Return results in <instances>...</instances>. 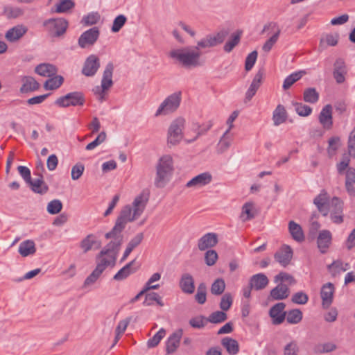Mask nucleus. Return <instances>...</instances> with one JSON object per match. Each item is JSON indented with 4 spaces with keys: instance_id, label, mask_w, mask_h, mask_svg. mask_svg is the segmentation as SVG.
Returning <instances> with one entry per match:
<instances>
[{
    "instance_id": "obj_1",
    "label": "nucleus",
    "mask_w": 355,
    "mask_h": 355,
    "mask_svg": "<svg viewBox=\"0 0 355 355\" xmlns=\"http://www.w3.org/2000/svg\"><path fill=\"white\" fill-rule=\"evenodd\" d=\"M105 238L111 241L96 257V268L102 272L107 267L112 268L115 266L119 248L123 241L122 234L114 232L113 230L105 234Z\"/></svg>"
},
{
    "instance_id": "obj_2",
    "label": "nucleus",
    "mask_w": 355,
    "mask_h": 355,
    "mask_svg": "<svg viewBox=\"0 0 355 355\" xmlns=\"http://www.w3.org/2000/svg\"><path fill=\"white\" fill-rule=\"evenodd\" d=\"M148 201V195L142 193L134 199L132 206L125 205L123 207L112 228L113 232L121 234L128 223L132 222L140 217L146 207Z\"/></svg>"
},
{
    "instance_id": "obj_3",
    "label": "nucleus",
    "mask_w": 355,
    "mask_h": 355,
    "mask_svg": "<svg viewBox=\"0 0 355 355\" xmlns=\"http://www.w3.org/2000/svg\"><path fill=\"white\" fill-rule=\"evenodd\" d=\"M168 56L187 69L201 65V51L196 46L173 49L169 52Z\"/></svg>"
},
{
    "instance_id": "obj_4",
    "label": "nucleus",
    "mask_w": 355,
    "mask_h": 355,
    "mask_svg": "<svg viewBox=\"0 0 355 355\" xmlns=\"http://www.w3.org/2000/svg\"><path fill=\"white\" fill-rule=\"evenodd\" d=\"M173 160L170 155L159 158L156 166L154 184L157 188H164L170 180L173 171Z\"/></svg>"
},
{
    "instance_id": "obj_5",
    "label": "nucleus",
    "mask_w": 355,
    "mask_h": 355,
    "mask_svg": "<svg viewBox=\"0 0 355 355\" xmlns=\"http://www.w3.org/2000/svg\"><path fill=\"white\" fill-rule=\"evenodd\" d=\"M181 100V92L170 94L160 103L154 114L155 116H167L175 112L180 105Z\"/></svg>"
},
{
    "instance_id": "obj_6",
    "label": "nucleus",
    "mask_w": 355,
    "mask_h": 355,
    "mask_svg": "<svg viewBox=\"0 0 355 355\" xmlns=\"http://www.w3.org/2000/svg\"><path fill=\"white\" fill-rule=\"evenodd\" d=\"M185 124L186 120L182 116H178L171 121L167 132L168 144L176 146L182 140Z\"/></svg>"
},
{
    "instance_id": "obj_7",
    "label": "nucleus",
    "mask_w": 355,
    "mask_h": 355,
    "mask_svg": "<svg viewBox=\"0 0 355 355\" xmlns=\"http://www.w3.org/2000/svg\"><path fill=\"white\" fill-rule=\"evenodd\" d=\"M43 26L52 37H60L65 33L68 22L64 18H52L45 20Z\"/></svg>"
},
{
    "instance_id": "obj_8",
    "label": "nucleus",
    "mask_w": 355,
    "mask_h": 355,
    "mask_svg": "<svg viewBox=\"0 0 355 355\" xmlns=\"http://www.w3.org/2000/svg\"><path fill=\"white\" fill-rule=\"evenodd\" d=\"M84 103V95L83 93L78 92L68 93L67 94L58 98L55 102V105L61 107L83 105Z\"/></svg>"
},
{
    "instance_id": "obj_9",
    "label": "nucleus",
    "mask_w": 355,
    "mask_h": 355,
    "mask_svg": "<svg viewBox=\"0 0 355 355\" xmlns=\"http://www.w3.org/2000/svg\"><path fill=\"white\" fill-rule=\"evenodd\" d=\"M327 209L333 223L340 224L343 222V202L338 198H333L329 202Z\"/></svg>"
},
{
    "instance_id": "obj_10",
    "label": "nucleus",
    "mask_w": 355,
    "mask_h": 355,
    "mask_svg": "<svg viewBox=\"0 0 355 355\" xmlns=\"http://www.w3.org/2000/svg\"><path fill=\"white\" fill-rule=\"evenodd\" d=\"M292 248L287 245H282L274 254L275 260L282 267L288 266L293 258Z\"/></svg>"
},
{
    "instance_id": "obj_11",
    "label": "nucleus",
    "mask_w": 355,
    "mask_h": 355,
    "mask_svg": "<svg viewBox=\"0 0 355 355\" xmlns=\"http://www.w3.org/2000/svg\"><path fill=\"white\" fill-rule=\"evenodd\" d=\"M99 34V30L97 27H93L85 31L78 39V45L81 48L93 45L98 40Z\"/></svg>"
},
{
    "instance_id": "obj_12",
    "label": "nucleus",
    "mask_w": 355,
    "mask_h": 355,
    "mask_svg": "<svg viewBox=\"0 0 355 355\" xmlns=\"http://www.w3.org/2000/svg\"><path fill=\"white\" fill-rule=\"evenodd\" d=\"M100 67L99 58L96 55H90L86 59L82 73L86 76H93Z\"/></svg>"
},
{
    "instance_id": "obj_13",
    "label": "nucleus",
    "mask_w": 355,
    "mask_h": 355,
    "mask_svg": "<svg viewBox=\"0 0 355 355\" xmlns=\"http://www.w3.org/2000/svg\"><path fill=\"white\" fill-rule=\"evenodd\" d=\"M285 307L284 302H279L270 308L269 314L274 324H280L284 321L286 315Z\"/></svg>"
},
{
    "instance_id": "obj_14",
    "label": "nucleus",
    "mask_w": 355,
    "mask_h": 355,
    "mask_svg": "<svg viewBox=\"0 0 355 355\" xmlns=\"http://www.w3.org/2000/svg\"><path fill=\"white\" fill-rule=\"evenodd\" d=\"M270 28L272 30H275V32L268 40L266 41L262 46V50L266 53H268L272 49L273 46L277 42L280 35V30L277 27V25L275 23H270L267 25H265L263 29V32H266Z\"/></svg>"
},
{
    "instance_id": "obj_15",
    "label": "nucleus",
    "mask_w": 355,
    "mask_h": 355,
    "mask_svg": "<svg viewBox=\"0 0 355 355\" xmlns=\"http://www.w3.org/2000/svg\"><path fill=\"white\" fill-rule=\"evenodd\" d=\"M28 31V28L23 24H18L8 29L5 34V38L10 42L19 40Z\"/></svg>"
},
{
    "instance_id": "obj_16",
    "label": "nucleus",
    "mask_w": 355,
    "mask_h": 355,
    "mask_svg": "<svg viewBox=\"0 0 355 355\" xmlns=\"http://www.w3.org/2000/svg\"><path fill=\"white\" fill-rule=\"evenodd\" d=\"M347 67L343 59L338 58L334 64L333 76L338 84H341L345 80Z\"/></svg>"
},
{
    "instance_id": "obj_17",
    "label": "nucleus",
    "mask_w": 355,
    "mask_h": 355,
    "mask_svg": "<svg viewBox=\"0 0 355 355\" xmlns=\"http://www.w3.org/2000/svg\"><path fill=\"white\" fill-rule=\"evenodd\" d=\"M319 121L325 130H330L333 125L332 107L331 105H326L321 110L319 116Z\"/></svg>"
},
{
    "instance_id": "obj_18",
    "label": "nucleus",
    "mask_w": 355,
    "mask_h": 355,
    "mask_svg": "<svg viewBox=\"0 0 355 355\" xmlns=\"http://www.w3.org/2000/svg\"><path fill=\"white\" fill-rule=\"evenodd\" d=\"M334 293V286L331 283H327L322 286L320 291L322 299V305L324 309L330 306L333 302V295Z\"/></svg>"
},
{
    "instance_id": "obj_19",
    "label": "nucleus",
    "mask_w": 355,
    "mask_h": 355,
    "mask_svg": "<svg viewBox=\"0 0 355 355\" xmlns=\"http://www.w3.org/2000/svg\"><path fill=\"white\" fill-rule=\"evenodd\" d=\"M218 241V235L216 233H207L198 240V248L200 251H204L214 247Z\"/></svg>"
},
{
    "instance_id": "obj_20",
    "label": "nucleus",
    "mask_w": 355,
    "mask_h": 355,
    "mask_svg": "<svg viewBox=\"0 0 355 355\" xmlns=\"http://www.w3.org/2000/svg\"><path fill=\"white\" fill-rule=\"evenodd\" d=\"M101 247V243L93 234H88L80 243V248L84 253L94 249H99Z\"/></svg>"
},
{
    "instance_id": "obj_21",
    "label": "nucleus",
    "mask_w": 355,
    "mask_h": 355,
    "mask_svg": "<svg viewBox=\"0 0 355 355\" xmlns=\"http://www.w3.org/2000/svg\"><path fill=\"white\" fill-rule=\"evenodd\" d=\"M211 180V175L209 172H205L193 178L187 183L186 187L188 188L202 187L209 184Z\"/></svg>"
},
{
    "instance_id": "obj_22",
    "label": "nucleus",
    "mask_w": 355,
    "mask_h": 355,
    "mask_svg": "<svg viewBox=\"0 0 355 355\" xmlns=\"http://www.w3.org/2000/svg\"><path fill=\"white\" fill-rule=\"evenodd\" d=\"M263 77V71L260 69L255 74L248 89L245 93V99L247 101H250L252 98L255 95L258 89L261 86Z\"/></svg>"
},
{
    "instance_id": "obj_23",
    "label": "nucleus",
    "mask_w": 355,
    "mask_h": 355,
    "mask_svg": "<svg viewBox=\"0 0 355 355\" xmlns=\"http://www.w3.org/2000/svg\"><path fill=\"white\" fill-rule=\"evenodd\" d=\"M182 330L178 329L173 332L167 339L166 343V350L167 354H172L176 351L180 345L182 336Z\"/></svg>"
},
{
    "instance_id": "obj_24",
    "label": "nucleus",
    "mask_w": 355,
    "mask_h": 355,
    "mask_svg": "<svg viewBox=\"0 0 355 355\" xmlns=\"http://www.w3.org/2000/svg\"><path fill=\"white\" fill-rule=\"evenodd\" d=\"M332 236L330 231L324 230L320 232L317 244L321 253L324 254L327 252L331 243Z\"/></svg>"
},
{
    "instance_id": "obj_25",
    "label": "nucleus",
    "mask_w": 355,
    "mask_h": 355,
    "mask_svg": "<svg viewBox=\"0 0 355 355\" xmlns=\"http://www.w3.org/2000/svg\"><path fill=\"white\" fill-rule=\"evenodd\" d=\"M179 286L184 293L192 294L195 291L194 279L189 273H184L181 276Z\"/></svg>"
},
{
    "instance_id": "obj_26",
    "label": "nucleus",
    "mask_w": 355,
    "mask_h": 355,
    "mask_svg": "<svg viewBox=\"0 0 355 355\" xmlns=\"http://www.w3.org/2000/svg\"><path fill=\"white\" fill-rule=\"evenodd\" d=\"M329 196L327 193L322 191L313 200L314 205L317 207L318 211L324 216H327L329 214L328 208Z\"/></svg>"
},
{
    "instance_id": "obj_27",
    "label": "nucleus",
    "mask_w": 355,
    "mask_h": 355,
    "mask_svg": "<svg viewBox=\"0 0 355 355\" xmlns=\"http://www.w3.org/2000/svg\"><path fill=\"white\" fill-rule=\"evenodd\" d=\"M268 282L266 275L259 273L251 277L249 284L251 285V288L259 291L263 289L268 284Z\"/></svg>"
},
{
    "instance_id": "obj_28",
    "label": "nucleus",
    "mask_w": 355,
    "mask_h": 355,
    "mask_svg": "<svg viewBox=\"0 0 355 355\" xmlns=\"http://www.w3.org/2000/svg\"><path fill=\"white\" fill-rule=\"evenodd\" d=\"M35 73L44 77H51L57 73V68L52 64L42 63L35 69Z\"/></svg>"
},
{
    "instance_id": "obj_29",
    "label": "nucleus",
    "mask_w": 355,
    "mask_h": 355,
    "mask_svg": "<svg viewBox=\"0 0 355 355\" xmlns=\"http://www.w3.org/2000/svg\"><path fill=\"white\" fill-rule=\"evenodd\" d=\"M135 263V260H132L127 263L114 275L113 279L116 281H122L126 279L131 274L137 271V268L132 267Z\"/></svg>"
},
{
    "instance_id": "obj_30",
    "label": "nucleus",
    "mask_w": 355,
    "mask_h": 355,
    "mask_svg": "<svg viewBox=\"0 0 355 355\" xmlns=\"http://www.w3.org/2000/svg\"><path fill=\"white\" fill-rule=\"evenodd\" d=\"M113 71L114 65L112 62H109L105 67L101 80V85L103 89H108L112 86Z\"/></svg>"
},
{
    "instance_id": "obj_31",
    "label": "nucleus",
    "mask_w": 355,
    "mask_h": 355,
    "mask_svg": "<svg viewBox=\"0 0 355 355\" xmlns=\"http://www.w3.org/2000/svg\"><path fill=\"white\" fill-rule=\"evenodd\" d=\"M345 188L348 194L355 196V168H348L346 172Z\"/></svg>"
},
{
    "instance_id": "obj_32",
    "label": "nucleus",
    "mask_w": 355,
    "mask_h": 355,
    "mask_svg": "<svg viewBox=\"0 0 355 355\" xmlns=\"http://www.w3.org/2000/svg\"><path fill=\"white\" fill-rule=\"evenodd\" d=\"M21 82L22 85L20 88L21 93L33 92L38 89L40 87L39 83L31 76H24L21 79Z\"/></svg>"
},
{
    "instance_id": "obj_33",
    "label": "nucleus",
    "mask_w": 355,
    "mask_h": 355,
    "mask_svg": "<svg viewBox=\"0 0 355 355\" xmlns=\"http://www.w3.org/2000/svg\"><path fill=\"white\" fill-rule=\"evenodd\" d=\"M289 295L288 286L283 284H278L270 291V297L275 300H284Z\"/></svg>"
},
{
    "instance_id": "obj_34",
    "label": "nucleus",
    "mask_w": 355,
    "mask_h": 355,
    "mask_svg": "<svg viewBox=\"0 0 355 355\" xmlns=\"http://www.w3.org/2000/svg\"><path fill=\"white\" fill-rule=\"evenodd\" d=\"M18 252L24 257L34 254L36 252L34 241L32 240L22 241L19 245Z\"/></svg>"
},
{
    "instance_id": "obj_35",
    "label": "nucleus",
    "mask_w": 355,
    "mask_h": 355,
    "mask_svg": "<svg viewBox=\"0 0 355 355\" xmlns=\"http://www.w3.org/2000/svg\"><path fill=\"white\" fill-rule=\"evenodd\" d=\"M31 189L37 193L44 194L48 191V187L43 180V176L41 173L39 174V178L33 180H31V182H28Z\"/></svg>"
},
{
    "instance_id": "obj_36",
    "label": "nucleus",
    "mask_w": 355,
    "mask_h": 355,
    "mask_svg": "<svg viewBox=\"0 0 355 355\" xmlns=\"http://www.w3.org/2000/svg\"><path fill=\"white\" fill-rule=\"evenodd\" d=\"M349 268L350 266L348 263H343L341 260H336L328 266V270L334 277L349 270Z\"/></svg>"
},
{
    "instance_id": "obj_37",
    "label": "nucleus",
    "mask_w": 355,
    "mask_h": 355,
    "mask_svg": "<svg viewBox=\"0 0 355 355\" xmlns=\"http://www.w3.org/2000/svg\"><path fill=\"white\" fill-rule=\"evenodd\" d=\"M287 112L282 105H278L272 114L274 125L278 126L284 123L287 119Z\"/></svg>"
},
{
    "instance_id": "obj_38",
    "label": "nucleus",
    "mask_w": 355,
    "mask_h": 355,
    "mask_svg": "<svg viewBox=\"0 0 355 355\" xmlns=\"http://www.w3.org/2000/svg\"><path fill=\"white\" fill-rule=\"evenodd\" d=\"M288 230L292 238L297 241L301 242L304 240V235L302 229L300 225L291 220L288 223Z\"/></svg>"
},
{
    "instance_id": "obj_39",
    "label": "nucleus",
    "mask_w": 355,
    "mask_h": 355,
    "mask_svg": "<svg viewBox=\"0 0 355 355\" xmlns=\"http://www.w3.org/2000/svg\"><path fill=\"white\" fill-rule=\"evenodd\" d=\"M75 3L72 0H60L51 8L53 12L65 13L73 8Z\"/></svg>"
},
{
    "instance_id": "obj_40",
    "label": "nucleus",
    "mask_w": 355,
    "mask_h": 355,
    "mask_svg": "<svg viewBox=\"0 0 355 355\" xmlns=\"http://www.w3.org/2000/svg\"><path fill=\"white\" fill-rule=\"evenodd\" d=\"M221 344L226 349L227 352L231 355H236L239 351V345L238 342L232 338H223L221 340Z\"/></svg>"
},
{
    "instance_id": "obj_41",
    "label": "nucleus",
    "mask_w": 355,
    "mask_h": 355,
    "mask_svg": "<svg viewBox=\"0 0 355 355\" xmlns=\"http://www.w3.org/2000/svg\"><path fill=\"white\" fill-rule=\"evenodd\" d=\"M232 141V137L229 135L228 130H226L217 144V153L218 154H222L225 152L231 146Z\"/></svg>"
},
{
    "instance_id": "obj_42",
    "label": "nucleus",
    "mask_w": 355,
    "mask_h": 355,
    "mask_svg": "<svg viewBox=\"0 0 355 355\" xmlns=\"http://www.w3.org/2000/svg\"><path fill=\"white\" fill-rule=\"evenodd\" d=\"M338 35L335 34H327L324 37H322L320 41L319 49L320 51L326 49L327 46H334L338 44Z\"/></svg>"
},
{
    "instance_id": "obj_43",
    "label": "nucleus",
    "mask_w": 355,
    "mask_h": 355,
    "mask_svg": "<svg viewBox=\"0 0 355 355\" xmlns=\"http://www.w3.org/2000/svg\"><path fill=\"white\" fill-rule=\"evenodd\" d=\"M255 216L254 203L252 202H245L242 207L241 218L243 221L250 220Z\"/></svg>"
},
{
    "instance_id": "obj_44",
    "label": "nucleus",
    "mask_w": 355,
    "mask_h": 355,
    "mask_svg": "<svg viewBox=\"0 0 355 355\" xmlns=\"http://www.w3.org/2000/svg\"><path fill=\"white\" fill-rule=\"evenodd\" d=\"M304 74H305V71H300L288 76L284 80L282 85L283 89H288L295 83L299 80Z\"/></svg>"
},
{
    "instance_id": "obj_45",
    "label": "nucleus",
    "mask_w": 355,
    "mask_h": 355,
    "mask_svg": "<svg viewBox=\"0 0 355 355\" xmlns=\"http://www.w3.org/2000/svg\"><path fill=\"white\" fill-rule=\"evenodd\" d=\"M64 78L61 76H54L46 80L44 84V87L47 90H54L60 87L63 83Z\"/></svg>"
},
{
    "instance_id": "obj_46",
    "label": "nucleus",
    "mask_w": 355,
    "mask_h": 355,
    "mask_svg": "<svg viewBox=\"0 0 355 355\" xmlns=\"http://www.w3.org/2000/svg\"><path fill=\"white\" fill-rule=\"evenodd\" d=\"M241 34L242 32L241 31H237L236 33L232 35L230 40L225 43L223 47L225 52H231L234 48L239 43Z\"/></svg>"
},
{
    "instance_id": "obj_47",
    "label": "nucleus",
    "mask_w": 355,
    "mask_h": 355,
    "mask_svg": "<svg viewBox=\"0 0 355 355\" xmlns=\"http://www.w3.org/2000/svg\"><path fill=\"white\" fill-rule=\"evenodd\" d=\"M319 99V94L315 88L309 87L304 89L303 100L309 103H315Z\"/></svg>"
},
{
    "instance_id": "obj_48",
    "label": "nucleus",
    "mask_w": 355,
    "mask_h": 355,
    "mask_svg": "<svg viewBox=\"0 0 355 355\" xmlns=\"http://www.w3.org/2000/svg\"><path fill=\"white\" fill-rule=\"evenodd\" d=\"M155 302L158 305L162 306L164 303L162 300V297L157 293H149L146 295L145 300L143 302L144 306H152Z\"/></svg>"
},
{
    "instance_id": "obj_49",
    "label": "nucleus",
    "mask_w": 355,
    "mask_h": 355,
    "mask_svg": "<svg viewBox=\"0 0 355 355\" xmlns=\"http://www.w3.org/2000/svg\"><path fill=\"white\" fill-rule=\"evenodd\" d=\"M286 315L289 324H297L302 320V312L298 309L289 311Z\"/></svg>"
},
{
    "instance_id": "obj_50",
    "label": "nucleus",
    "mask_w": 355,
    "mask_h": 355,
    "mask_svg": "<svg viewBox=\"0 0 355 355\" xmlns=\"http://www.w3.org/2000/svg\"><path fill=\"white\" fill-rule=\"evenodd\" d=\"M225 289V283L222 278L216 279L211 286V293L214 295H221Z\"/></svg>"
},
{
    "instance_id": "obj_51",
    "label": "nucleus",
    "mask_w": 355,
    "mask_h": 355,
    "mask_svg": "<svg viewBox=\"0 0 355 355\" xmlns=\"http://www.w3.org/2000/svg\"><path fill=\"white\" fill-rule=\"evenodd\" d=\"M211 127V124H209L206 128H202L199 124L195 123L192 126V130L196 135L191 139H187V143H191L196 141L200 135H205Z\"/></svg>"
},
{
    "instance_id": "obj_52",
    "label": "nucleus",
    "mask_w": 355,
    "mask_h": 355,
    "mask_svg": "<svg viewBox=\"0 0 355 355\" xmlns=\"http://www.w3.org/2000/svg\"><path fill=\"white\" fill-rule=\"evenodd\" d=\"M166 330L161 328L153 336L150 338L147 342V346L148 348H153L156 347L161 340L165 336Z\"/></svg>"
},
{
    "instance_id": "obj_53",
    "label": "nucleus",
    "mask_w": 355,
    "mask_h": 355,
    "mask_svg": "<svg viewBox=\"0 0 355 355\" xmlns=\"http://www.w3.org/2000/svg\"><path fill=\"white\" fill-rule=\"evenodd\" d=\"M227 318V314L225 311H217L211 313L208 317V322L214 324L221 323L225 321Z\"/></svg>"
},
{
    "instance_id": "obj_54",
    "label": "nucleus",
    "mask_w": 355,
    "mask_h": 355,
    "mask_svg": "<svg viewBox=\"0 0 355 355\" xmlns=\"http://www.w3.org/2000/svg\"><path fill=\"white\" fill-rule=\"evenodd\" d=\"M206 293H207V286L205 283H200L197 288V293L195 295V300L200 304H203L206 302Z\"/></svg>"
},
{
    "instance_id": "obj_55",
    "label": "nucleus",
    "mask_w": 355,
    "mask_h": 355,
    "mask_svg": "<svg viewBox=\"0 0 355 355\" xmlns=\"http://www.w3.org/2000/svg\"><path fill=\"white\" fill-rule=\"evenodd\" d=\"M208 322V318H205L203 315H198L189 320V324L192 327L196 329H202L205 327Z\"/></svg>"
},
{
    "instance_id": "obj_56",
    "label": "nucleus",
    "mask_w": 355,
    "mask_h": 355,
    "mask_svg": "<svg viewBox=\"0 0 355 355\" xmlns=\"http://www.w3.org/2000/svg\"><path fill=\"white\" fill-rule=\"evenodd\" d=\"M293 105L295 112L301 116H309L312 112L311 107L302 103H293Z\"/></svg>"
},
{
    "instance_id": "obj_57",
    "label": "nucleus",
    "mask_w": 355,
    "mask_h": 355,
    "mask_svg": "<svg viewBox=\"0 0 355 355\" xmlns=\"http://www.w3.org/2000/svg\"><path fill=\"white\" fill-rule=\"evenodd\" d=\"M127 21V18L123 15H118L113 21L111 30L113 33L119 32Z\"/></svg>"
},
{
    "instance_id": "obj_58",
    "label": "nucleus",
    "mask_w": 355,
    "mask_h": 355,
    "mask_svg": "<svg viewBox=\"0 0 355 355\" xmlns=\"http://www.w3.org/2000/svg\"><path fill=\"white\" fill-rule=\"evenodd\" d=\"M62 208V203L60 200H53L47 205V211L51 214H58Z\"/></svg>"
},
{
    "instance_id": "obj_59",
    "label": "nucleus",
    "mask_w": 355,
    "mask_h": 355,
    "mask_svg": "<svg viewBox=\"0 0 355 355\" xmlns=\"http://www.w3.org/2000/svg\"><path fill=\"white\" fill-rule=\"evenodd\" d=\"M107 137V135L105 132L103 131L98 134V135L96 137V138L92 141L91 143L88 144L86 146L85 149L87 150H91L94 149L96 147L99 146L100 144H103Z\"/></svg>"
},
{
    "instance_id": "obj_60",
    "label": "nucleus",
    "mask_w": 355,
    "mask_h": 355,
    "mask_svg": "<svg viewBox=\"0 0 355 355\" xmlns=\"http://www.w3.org/2000/svg\"><path fill=\"white\" fill-rule=\"evenodd\" d=\"M85 166L82 163H77L72 166L71 176L73 180H78L83 174Z\"/></svg>"
},
{
    "instance_id": "obj_61",
    "label": "nucleus",
    "mask_w": 355,
    "mask_h": 355,
    "mask_svg": "<svg viewBox=\"0 0 355 355\" xmlns=\"http://www.w3.org/2000/svg\"><path fill=\"white\" fill-rule=\"evenodd\" d=\"M103 272L100 270L95 268L92 272L85 279L84 282V287L89 286L94 284L100 277Z\"/></svg>"
},
{
    "instance_id": "obj_62",
    "label": "nucleus",
    "mask_w": 355,
    "mask_h": 355,
    "mask_svg": "<svg viewBox=\"0 0 355 355\" xmlns=\"http://www.w3.org/2000/svg\"><path fill=\"white\" fill-rule=\"evenodd\" d=\"M232 297L230 293H225L221 298L220 302V308L223 311H227L230 309L232 304Z\"/></svg>"
},
{
    "instance_id": "obj_63",
    "label": "nucleus",
    "mask_w": 355,
    "mask_h": 355,
    "mask_svg": "<svg viewBox=\"0 0 355 355\" xmlns=\"http://www.w3.org/2000/svg\"><path fill=\"white\" fill-rule=\"evenodd\" d=\"M299 347L296 341H291L285 345L284 355H297Z\"/></svg>"
},
{
    "instance_id": "obj_64",
    "label": "nucleus",
    "mask_w": 355,
    "mask_h": 355,
    "mask_svg": "<svg viewBox=\"0 0 355 355\" xmlns=\"http://www.w3.org/2000/svg\"><path fill=\"white\" fill-rule=\"evenodd\" d=\"M292 302L297 304H305L309 300L308 295L302 292H297L293 296L291 299Z\"/></svg>"
}]
</instances>
